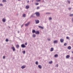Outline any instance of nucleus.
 <instances>
[{
  "label": "nucleus",
  "instance_id": "10",
  "mask_svg": "<svg viewBox=\"0 0 73 73\" xmlns=\"http://www.w3.org/2000/svg\"><path fill=\"white\" fill-rule=\"evenodd\" d=\"M38 27L40 28H41V29H44V27H41L40 26H38Z\"/></svg>",
  "mask_w": 73,
  "mask_h": 73
},
{
  "label": "nucleus",
  "instance_id": "30",
  "mask_svg": "<svg viewBox=\"0 0 73 73\" xmlns=\"http://www.w3.org/2000/svg\"><path fill=\"white\" fill-rule=\"evenodd\" d=\"M70 16H73V14H70Z\"/></svg>",
  "mask_w": 73,
  "mask_h": 73
},
{
  "label": "nucleus",
  "instance_id": "31",
  "mask_svg": "<svg viewBox=\"0 0 73 73\" xmlns=\"http://www.w3.org/2000/svg\"><path fill=\"white\" fill-rule=\"evenodd\" d=\"M0 6H3V4L2 3H1L0 4Z\"/></svg>",
  "mask_w": 73,
  "mask_h": 73
},
{
  "label": "nucleus",
  "instance_id": "5",
  "mask_svg": "<svg viewBox=\"0 0 73 73\" xmlns=\"http://www.w3.org/2000/svg\"><path fill=\"white\" fill-rule=\"evenodd\" d=\"M64 41V40L62 38L60 39V41L61 42H63Z\"/></svg>",
  "mask_w": 73,
  "mask_h": 73
},
{
  "label": "nucleus",
  "instance_id": "47",
  "mask_svg": "<svg viewBox=\"0 0 73 73\" xmlns=\"http://www.w3.org/2000/svg\"><path fill=\"white\" fill-rule=\"evenodd\" d=\"M19 0V1H21V0Z\"/></svg>",
  "mask_w": 73,
  "mask_h": 73
},
{
  "label": "nucleus",
  "instance_id": "15",
  "mask_svg": "<svg viewBox=\"0 0 73 73\" xmlns=\"http://www.w3.org/2000/svg\"><path fill=\"white\" fill-rule=\"evenodd\" d=\"M38 67L40 68V69H41L42 68V67L40 65H39L38 66Z\"/></svg>",
  "mask_w": 73,
  "mask_h": 73
},
{
  "label": "nucleus",
  "instance_id": "39",
  "mask_svg": "<svg viewBox=\"0 0 73 73\" xmlns=\"http://www.w3.org/2000/svg\"><path fill=\"white\" fill-rule=\"evenodd\" d=\"M56 67H58V64H57L56 65Z\"/></svg>",
  "mask_w": 73,
  "mask_h": 73
},
{
  "label": "nucleus",
  "instance_id": "6",
  "mask_svg": "<svg viewBox=\"0 0 73 73\" xmlns=\"http://www.w3.org/2000/svg\"><path fill=\"white\" fill-rule=\"evenodd\" d=\"M30 23V22H28V23H27L25 24V26H28V25H29Z\"/></svg>",
  "mask_w": 73,
  "mask_h": 73
},
{
  "label": "nucleus",
  "instance_id": "24",
  "mask_svg": "<svg viewBox=\"0 0 73 73\" xmlns=\"http://www.w3.org/2000/svg\"><path fill=\"white\" fill-rule=\"evenodd\" d=\"M2 2H7V0H3L2 1Z\"/></svg>",
  "mask_w": 73,
  "mask_h": 73
},
{
  "label": "nucleus",
  "instance_id": "34",
  "mask_svg": "<svg viewBox=\"0 0 73 73\" xmlns=\"http://www.w3.org/2000/svg\"><path fill=\"white\" fill-rule=\"evenodd\" d=\"M5 56H4L3 57V59H5Z\"/></svg>",
  "mask_w": 73,
  "mask_h": 73
},
{
  "label": "nucleus",
  "instance_id": "22",
  "mask_svg": "<svg viewBox=\"0 0 73 73\" xmlns=\"http://www.w3.org/2000/svg\"><path fill=\"white\" fill-rule=\"evenodd\" d=\"M2 21H3V22H5V19H2Z\"/></svg>",
  "mask_w": 73,
  "mask_h": 73
},
{
  "label": "nucleus",
  "instance_id": "8",
  "mask_svg": "<svg viewBox=\"0 0 73 73\" xmlns=\"http://www.w3.org/2000/svg\"><path fill=\"white\" fill-rule=\"evenodd\" d=\"M71 48H72L71 47V46H69L68 47L67 49H68V50H70V49H71Z\"/></svg>",
  "mask_w": 73,
  "mask_h": 73
},
{
  "label": "nucleus",
  "instance_id": "12",
  "mask_svg": "<svg viewBox=\"0 0 73 73\" xmlns=\"http://www.w3.org/2000/svg\"><path fill=\"white\" fill-rule=\"evenodd\" d=\"M12 49H13V51H15V48L14 47V46L12 47Z\"/></svg>",
  "mask_w": 73,
  "mask_h": 73
},
{
  "label": "nucleus",
  "instance_id": "3",
  "mask_svg": "<svg viewBox=\"0 0 73 73\" xmlns=\"http://www.w3.org/2000/svg\"><path fill=\"white\" fill-rule=\"evenodd\" d=\"M21 46L22 48H25L26 47V46L24 45V44H22L21 45Z\"/></svg>",
  "mask_w": 73,
  "mask_h": 73
},
{
  "label": "nucleus",
  "instance_id": "38",
  "mask_svg": "<svg viewBox=\"0 0 73 73\" xmlns=\"http://www.w3.org/2000/svg\"><path fill=\"white\" fill-rule=\"evenodd\" d=\"M25 45H27V42L25 43Z\"/></svg>",
  "mask_w": 73,
  "mask_h": 73
},
{
  "label": "nucleus",
  "instance_id": "7",
  "mask_svg": "<svg viewBox=\"0 0 73 73\" xmlns=\"http://www.w3.org/2000/svg\"><path fill=\"white\" fill-rule=\"evenodd\" d=\"M22 69H24L25 68H26V66L25 65L21 67Z\"/></svg>",
  "mask_w": 73,
  "mask_h": 73
},
{
  "label": "nucleus",
  "instance_id": "13",
  "mask_svg": "<svg viewBox=\"0 0 73 73\" xmlns=\"http://www.w3.org/2000/svg\"><path fill=\"white\" fill-rule=\"evenodd\" d=\"M29 5L26 6V9H29Z\"/></svg>",
  "mask_w": 73,
  "mask_h": 73
},
{
  "label": "nucleus",
  "instance_id": "18",
  "mask_svg": "<svg viewBox=\"0 0 73 73\" xmlns=\"http://www.w3.org/2000/svg\"><path fill=\"white\" fill-rule=\"evenodd\" d=\"M26 15L25 14L23 15V17H26Z\"/></svg>",
  "mask_w": 73,
  "mask_h": 73
},
{
  "label": "nucleus",
  "instance_id": "44",
  "mask_svg": "<svg viewBox=\"0 0 73 73\" xmlns=\"http://www.w3.org/2000/svg\"><path fill=\"white\" fill-rule=\"evenodd\" d=\"M48 41H50V39H48Z\"/></svg>",
  "mask_w": 73,
  "mask_h": 73
},
{
  "label": "nucleus",
  "instance_id": "35",
  "mask_svg": "<svg viewBox=\"0 0 73 73\" xmlns=\"http://www.w3.org/2000/svg\"><path fill=\"white\" fill-rule=\"evenodd\" d=\"M52 19L50 17L49 18V19L51 20H52Z\"/></svg>",
  "mask_w": 73,
  "mask_h": 73
},
{
  "label": "nucleus",
  "instance_id": "29",
  "mask_svg": "<svg viewBox=\"0 0 73 73\" xmlns=\"http://www.w3.org/2000/svg\"><path fill=\"white\" fill-rule=\"evenodd\" d=\"M64 46H66L67 45V44H66V43H64Z\"/></svg>",
  "mask_w": 73,
  "mask_h": 73
},
{
  "label": "nucleus",
  "instance_id": "27",
  "mask_svg": "<svg viewBox=\"0 0 73 73\" xmlns=\"http://www.w3.org/2000/svg\"><path fill=\"white\" fill-rule=\"evenodd\" d=\"M39 4V3H36L35 4V5H37Z\"/></svg>",
  "mask_w": 73,
  "mask_h": 73
},
{
  "label": "nucleus",
  "instance_id": "45",
  "mask_svg": "<svg viewBox=\"0 0 73 73\" xmlns=\"http://www.w3.org/2000/svg\"><path fill=\"white\" fill-rule=\"evenodd\" d=\"M42 2H43V3H44V1L42 0Z\"/></svg>",
  "mask_w": 73,
  "mask_h": 73
},
{
  "label": "nucleus",
  "instance_id": "48",
  "mask_svg": "<svg viewBox=\"0 0 73 73\" xmlns=\"http://www.w3.org/2000/svg\"><path fill=\"white\" fill-rule=\"evenodd\" d=\"M22 26H23V25H22L21 26V27H22Z\"/></svg>",
  "mask_w": 73,
  "mask_h": 73
},
{
  "label": "nucleus",
  "instance_id": "49",
  "mask_svg": "<svg viewBox=\"0 0 73 73\" xmlns=\"http://www.w3.org/2000/svg\"><path fill=\"white\" fill-rule=\"evenodd\" d=\"M9 28H10V27H9Z\"/></svg>",
  "mask_w": 73,
  "mask_h": 73
},
{
  "label": "nucleus",
  "instance_id": "33",
  "mask_svg": "<svg viewBox=\"0 0 73 73\" xmlns=\"http://www.w3.org/2000/svg\"><path fill=\"white\" fill-rule=\"evenodd\" d=\"M66 38L67 39H69V37L67 36V37H66Z\"/></svg>",
  "mask_w": 73,
  "mask_h": 73
},
{
  "label": "nucleus",
  "instance_id": "40",
  "mask_svg": "<svg viewBox=\"0 0 73 73\" xmlns=\"http://www.w3.org/2000/svg\"><path fill=\"white\" fill-rule=\"evenodd\" d=\"M71 9V7H70L68 9H69V10H70V9Z\"/></svg>",
  "mask_w": 73,
  "mask_h": 73
},
{
  "label": "nucleus",
  "instance_id": "16",
  "mask_svg": "<svg viewBox=\"0 0 73 73\" xmlns=\"http://www.w3.org/2000/svg\"><path fill=\"white\" fill-rule=\"evenodd\" d=\"M36 31H35V30H33V31H32V33H36Z\"/></svg>",
  "mask_w": 73,
  "mask_h": 73
},
{
  "label": "nucleus",
  "instance_id": "21",
  "mask_svg": "<svg viewBox=\"0 0 73 73\" xmlns=\"http://www.w3.org/2000/svg\"><path fill=\"white\" fill-rule=\"evenodd\" d=\"M9 41V39H8V38H7L5 40V41H6V42H8V41Z\"/></svg>",
  "mask_w": 73,
  "mask_h": 73
},
{
  "label": "nucleus",
  "instance_id": "1",
  "mask_svg": "<svg viewBox=\"0 0 73 73\" xmlns=\"http://www.w3.org/2000/svg\"><path fill=\"white\" fill-rule=\"evenodd\" d=\"M35 14L36 15V16L37 17H39L40 16V13H39V12H36L35 13Z\"/></svg>",
  "mask_w": 73,
  "mask_h": 73
},
{
  "label": "nucleus",
  "instance_id": "46",
  "mask_svg": "<svg viewBox=\"0 0 73 73\" xmlns=\"http://www.w3.org/2000/svg\"><path fill=\"white\" fill-rule=\"evenodd\" d=\"M72 53L73 54V51H72Z\"/></svg>",
  "mask_w": 73,
  "mask_h": 73
},
{
  "label": "nucleus",
  "instance_id": "28",
  "mask_svg": "<svg viewBox=\"0 0 73 73\" xmlns=\"http://www.w3.org/2000/svg\"><path fill=\"white\" fill-rule=\"evenodd\" d=\"M46 14H47V15H50V13H46Z\"/></svg>",
  "mask_w": 73,
  "mask_h": 73
},
{
  "label": "nucleus",
  "instance_id": "41",
  "mask_svg": "<svg viewBox=\"0 0 73 73\" xmlns=\"http://www.w3.org/2000/svg\"><path fill=\"white\" fill-rule=\"evenodd\" d=\"M33 17V15H31V17Z\"/></svg>",
  "mask_w": 73,
  "mask_h": 73
},
{
  "label": "nucleus",
  "instance_id": "2",
  "mask_svg": "<svg viewBox=\"0 0 73 73\" xmlns=\"http://www.w3.org/2000/svg\"><path fill=\"white\" fill-rule=\"evenodd\" d=\"M35 21L36 24H38V23H39V22H40V21L38 20H35Z\"/></svg>",
  "mask_w": 73,
  "mask_h": 73
},
{
  "label": "nucleus",
  "instance_id": "20",
  "mask_svg": "<svg viewBox=\"0 0 73 73\" xmlns=\"http://www.w3.org/2000/svg\"><path fill=\"white\" fill-rule=\"evenodd\" d=\"M16 47L17 48H19V45H17L16 46Z\"/></svg>",
  "mask_w": 73,
  "mask_h": 73
},
{
  "label": "nucleus",
  "instance_id": "17",
  "mask_svg": "<svg viewBox=\"0 0 73 73\" xmlns=\"http://www.w3.org/2000/svg\"><path fill=\"white\" fill-rule=\"evenodd\" d=\"M49 63L50 64H52V63H53V62L51 61L49 62Z\"/></svg>",
  "mask_w": 73,
  "mask_h": 73
},
{
  "label": "nucleus",
  "instance_id": "37",
  "mask_svg": "<svg viewBox=\"0 0 73 73\" xmlns=\"http://www.w3.org/2000/svg\"><path fill=\"white\" fill-rule=\"evenodd\" d=\"M36 1H38H38L40 2V0H37Z\"/></svg>",
  "mask_w": 73,
  "mask_h": 73
},
{
  "label": "nucleus",
  "instance_id": "11",
  "mask_svg": "<svg viewBox=\"0 0 73 73\" xmlns=\"http://www.w3.org/2000/svg\"><path fill=\"white\" fill-rule=\"evenodd\" d=\"M58 41L57 40H55L54 41V44H56V43H57Z\"/></svg>",
  "mask_w": 73,
  "mask_h": 73
},
{
  "label": "nucleus",
  "instance_id": "42",
  "mask_svg": "<svg viewBox=\"0 0 73 73\" xmlns=\"http://www.w3.org/2000/svg\"><path fill=\"white\" fill-rule=\"evenodd\" d=\"M29 3V1H27V3Z\"/></svg>",
  "mask_w": 73,
  "mask_h": 73
},
{
  "label": "nucleus",
  "instance_id": "32",
  "mask_svg": "<svg viewBox=\"0 0 73 73\" xmlns=\"http://www.w3.org/2000/svg\"><path fill=\"white\" fill-rule=\"evenodd\" d=\"M37 9H40V7H38L37 8Z\"/></svg>",
  "mask_w": 73,
  "mask_h": 73
},
{
  "label": "nucleus",
  "instance_id": "19",
  "mask_svg": "<svg viewBox=\"0 0 73 73\" xmlns=\"http://www.w3.org/2000/svg\"><path fill=\"white\" fill-rule=\"evenodd\" d=\"M54 57H58V56L57 54H56L55 55Z\"/></svg>",
  "mask_w": 73,
  "mask_h": 73
},
{
  "label": "nucleus",
  "instance_id": "26",
  "mask_svg": "<svg viewBox=\"0 0 73 73\" xmlns=\"http://www.w3.org/2000/svg\"><path fill=\"white\" fill-rule=\"evenodd\" d=\"M35 64H36V65H37V64H38V62H37V61H36V62Z\"/></svg>",
  "mask_w": 73,
  "mask_h": 73
},
{
  "label": "nucleus",
  "instance_id": "14",
  "mask_svg": "<svg viewBox=\"0 0 73 73\" xmlns=\"http://www.w3.org/2000/svg\"><path fill=\"white\" fill-rule=\"evenodd\" d=\"M53 50H54V48H51V50H50V51L51 52H52V51H53Z\"/></svg>",
  "mask_w": 73,
  "mask_h": 73
},
{
  "label": "nucleus",
  "instance_id": "9",
  "mask_svg": "<svg viewBox=\"0 0 73 73\" xmlns=\"http://www.w3.org/2000/svg\"><path fill=\"white\" fill-rule=\"evenodd\" d=\"M70 57V55H68L67 56H66V58H69Z\"/></svg>",
  "mask_w": 73,
  "mask_h": 73
},
{
  "label": "nucleus",
  "instance_id": "25",
  "mask_svg": "<svg viewBox=\"0 0 73 73\" xmlns=\"http://www.w3.org/2000/svg\"><path fill=\"white\" fill-rule=\"evenodd\" d=\"M33 37H36V35L35 34H33Z\"/></svg>",
  "mask_w": 73,
  "mask_h": 73
},
{
  "label": "nucleus",
  "instance_id": "36",
  "mask_svg": "<svg viewBox=\"0 0 73 73\" xmlns=\"http://www.w3.org/2000/svg\"><path fill=\"white\" fill-rule=\"evenodd\" d=\"M68 2L69 4H70V1H68Z\"/></svg>",
  "mask_w": 73,
  "mask_h": 73
},
{
  "label": "nucleus",
  "instance_id": "4",
  "mask_svg": "<svg viewBox=\"0 0 73 73\" xmlns=\"http://www.w3.org/2000/svg\"><path fill=\"white\" fill-rule=\"evenodd\" d=\"M35 34L37 35H39V34H40V32L38 31H36Z\"/></svg>",
  "mask_w": 73,
  "mask_h": 73
},
{
  "label": "nucleus",
  "instance_id": "23",
  "mask_svg": "<svg viewBox=\"0 0 73 73\" xmlns=\"http://www.w3.org/2000/svg\"><path fill=\"white\" fill-rule=\"evenodd\" d=\"M22 52L23 54H25V50H24Z\"/></svg>",
  "mask_w": 73,
  "mask_h": 73
},
{
  "label": "nucleus",
  "instance_id": "43",
  "mask_svg": "<svg viewBox=\"0 0 73 73\" xmlns=\"http://www.w3.org/2000/svg\"><path fill=\"white\" fill-rule=\"evenodd\" d=\"M18 33H20V31H18Z\"/></svg>",
  "mask_w": 73,
  "mask_h": 73
}]
</instances>
